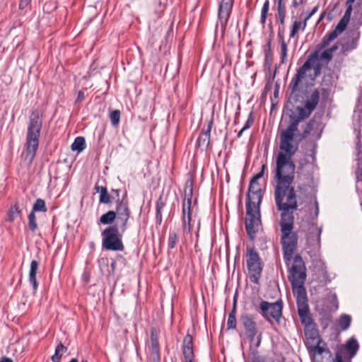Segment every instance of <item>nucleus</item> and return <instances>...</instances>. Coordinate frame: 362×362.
<instances>
[{
    "label": "nucleus",
    "instance_id": "41",
    "mask_svg": "<svg viewBox=\"0 0 362 362\" xmlns=\"http://www.w3.org/2000/svg\"><path fill=\"white\" fill-rule=\"evenodd\" d=\"M269 2L268 0H267L264 2V4L262 8V11H261V23L262 24L265 23L268 11H269Z\"/></svg>",
    "mask_w": 362,
    "mask_h": 362
},
{
    "label": "nucleus",
    "instance_id": "27",
    "mask_svg": "<svg viewBox=\"0 0 362 362\" xmlns=\"http://www.w3.org/2000/svg\"><path fill=\"white\" fill-rule=\"evenodd\" d=\"M339 34L334 30L326 35L322 40L320 44V49H324L329 45V44L333 41Z\"/></svg>",
    "mask_w": 362,
    "mask_h": 362
},
{
    "label": "nucleus",
    "instance_id": "25",
    "mask_svg": "<svg viewBox=\"0 0 362 362\" xmlns=\"http://www.w3.org/2000/svg\"><path fill=\"white\" fill-rule=\"evenodd\" d=\"M67 351V347L60 342L56 347L54 354L52 356V362H60L63 354Z\"/></svg>",
    "mask_w": 362,
    "mask_h": 362
},
{
    "label": "nucleus",
    "instance_id": "39",
    "mask_svg": "<svg viewBox=\"0 0 362 362\" xmlns=\"http://www.w3.org/2000/svg\"><path fill=\"white\" fill-rule=\"evenodd\" d=\"M237 325L235 315L229 313L227 320V329H235Z\"/></svg>",
    "mask_w": 362,
    "mask_h": 362
},
{
    "label": "nucleus",
    "instance_id": "14",
    "mask_svg": "<svg viewBox=\"0 0 362 362\" xmlns=\"http://www.w3.org/2000/svg\"><path fill=\"white\" fill-rule=\"evenodd\" d=\"M149 360L151 362H160V349L158 345V336L155 328L151 329V344L148 346Z\"/></svg>",
    "mask_w": 362,
    "mask_h": 362
},
{
    "label": "nucleus",
    "instance_id": "20",
    "mask_svg": "<svg viewBox=\"0 0 362 362\" xmlns=\"http://www.w3.org/2000/svg\"><path fill=\"white\" fill-rule=\"evenodd\" d=\"M117 206L115 212L117 213L116 216L130 215L131 211L128 206V202L124 197L122 199L116 200Z\"/></svg>",
    "mask_w": 362,
    "mask_h": 362
},
{
    "label": "nucleus",
    "instance_id": "51",
    "mask_svg": "<svg viewBox=\"0 0 362 362\" xmlns=\"http://www.w3.org/2000/svg\"><path fill=\"white\" fill-rule=\"evenodd\" d=\"M31 0H21L19 3L20 9H24L30 3Z\"/></svg>",
    "mask_w": 362,
    "mask_h": 362
},
{
    "label": "nucleus",
    "instance_id": "35",
    "mask_svg": "<svg viewBox=\"0 0 362 362\" xmlns=\"http://www.w3.org/2000/svg\"><path fill=\"white\" fill-rule=\"evenodd\" d=\"M277 10L280 23L283 25L284 23V19L286 16V8L282 4V0H278Z\"/></svg>",
    "mask_w": 362,
    "mask_h": 362
},
{
    "label": "nucleus",
    "instance_id": "59",
    "mask_svg": "<svg viewBox=\"0 0 362 362\" xmlns=\"http://www.w3.org/2000/svg\"><path fill=\"white\" fill-rule=\"evenodd\" d=\"M278 38H279V42L281 45L282 42H285L284 40L283 35L280 31H279V33H278Z\"/></svg>",
    "mask_w": 362,
    "mask_h": 362
},
{
    "label": "nucleus",
    "instance_id": "13",
    "mask_svg": "<svg viewBox=\"0 0 362 362\" xmlns=\"http://www.w3.org/2000/svg\"><path fill=\"white\" fill-rule=\"evenodd\" d=\"M234 0H222L218 8V21L225 29L230 18Z\"/></svg>",
    "mask_w": 362,
    "mask_h": 362
},
{
    "label": "nucleus",
    "instance_id": "7",
    "mask_svg": "<svg viewBox=\"0 0 362 362\" xmlns=\"http://www.w3.org/2000/svg\"><path fill=\"white\" fill-rule=\"evenodd\" d=\"M318 52L316 51L313 53L305 63L298 69L296 74L289 84V88L291 89L290 98H296V93L298 90L299 84L302 82L303 79L306 77V74L312 69L313 64L317 59Z\"/></svg>",
    "mask_w": 362,
    "mask_h": 362
},
{
    "label": "nucleus",
    "instance_id": "55",
    "mask_svg": "<svg viewBox=\"0 0 362 362\" xmlns=\"http://www.w3.org/2000/svg\"><path fill=\"white\" fill-rule=\"evenodd\" d=\"M315 349L319 354H322L325 351L324 349L320 346V342L315 347Z\"/></svg>",
    "mask_w": 362,
    "mask_h": 362
},
{
    "label": "nucleus",
    "instance_id": "3",
    "mask_svg": "<svg viewBox=\"0 0 362 362\" xmlns=\"http://www.w3.org/2000/svg\"><path fill=\"white\" fill-rule=\"evenodd\" d=\"M262 193L259 183L250 180L246 197L245 230L250 239L254 240L261 223L260 204Z\"/></svg>",
    "mask_w": 362,
    "mask_h": 362
},
{
    "label": "nucleus",
    "instance_id": "17",
    "mask_svg": "<svg viewBox=\"0 0 362 362\" xmlns=\"http://www.w3.org/2000/svg\"><path fill=\"white\" fill-rule=\"evenodd\" d=\"M303 284H291L293 293L296 298L297 306L308 304L306 291Z\"/></svg>",
    "mask_w": 362,
    "mask_h": 362
},
{
    "label": "nucleus",
    "instance_id": "37",
    "mask_svg": "<svg viewBox=\"0 0 362 362\" xmlns=\"http://www.w3.org/2000/svg\"><path fill=\"white\" fill-rule=\"evenodd\" d=\"M28 226L32 232H35L37 229L36 216L33 211H31L28 215Z\"/></svg>",
    "mask_w": 362,
    "mask_h": 362
},
{
    "label": "nucleus",
    "instance_id": "31",
    "mask_svg": "<svg viewBox=\"0 0 362 362\" xmlns=\"http://www.w3.org/2000/svg\"><path fill=\"white\" fill-rule=\"evenodd\" d=\"M351 317L348 315H342L339 320V325L341 330H346L351 324Z\"/></svg>",
    "mask_w": 362,
    "mask_h": 362
},
{
    "label": "nucleus",
    "instance_id": "60",
    "mask_svg": "<svg viewBox=\"0 0 362 362\" xmlns=\"http://www.w3.org/2000/svg\"><path fill=\"white\" fill-rule=\"evenodd\" d=\"M0 362H13L12 359L7 358V357H3Z\"/></svg>",
    "mask_w": 362,
    "mask_h": 362
},
{
    "label": "nucleus",
    "instance_id": "16",
    "mask_svg": "<svg viewBox=\"0 0 362 362\" xmlns=\"http://www.w3.org/2000/svg\"><path fill=\"white\" fill-rule=\"evenodd\" d=\"M182 354L186 361L194 360L193 338L192 335L189 334H187L183 339Z\"/></svg>",
    "mask_w": 362,
    "mask_h": 362
},
{
    "label": "nucleus",
    "instance_id": "47",
    "mask_svg": "<svg viewBox=\"0 0 362 362\" xmlns=\"http://www.w3.org/2000/svg\"><path fill=\"white\" fill-rule=\"evenodd\" d=\"M266 168H267V165L262 164V167H261V170L258 173H257L255 175H254L251 180H255V181L258 182V180L263 177L264 170Z\"/></svg>",
    "mask_w": 362,
    "mask_h": 362
},
{
    "label": "nucleus",
    "instance_id": "63",
    "mask_svg": "<svg viewBox=\"0 0 362 362\" xmlns=\"http://www.w3.org/2000/svg\"><path fill=\"white\" fill-rule=\"evenodd\" d=\"M315 215L317 216V214L319 213L318 203L317 201H315Z\"/></svg>",
    "mask_w": 362,
    "mask_h": 362
},
{
    "label": "nucleus",
    "instance_id": "56",
    "mask_svg": "<svg viewBox=\"0 0 362 362\" xmlns=\"http://www.w3.org/2000/svg\"><path fill=\"white\" fill-rule=\"evenodd\" d=\"M236 306H237V302H236V300L234 299L233 303V308H232L231 311L230 312V314H233V315H236Z\"/></svg>",
    "mask_w": 362,
    "mask_h": 362
},
{
    "label": "nucleus",
    "instance_id": "54",
    "mask_svg": "<svg viewBox=\"0 0 362 362\" xmlns=\"http://www.w3.org/2000/svg\"><path fill=\"white\" fill-rule=\"evenodd\" d=\"M317 11V6L314 7L313 8V10L305 17V21H308Z\"/></svg>",
    "mask_w": 362,
    "mask_h": 362
},
{
    "label": "nucleus",
    "instance_id": "43",
    "mask_svg": "<svg viewBox=\"0 0 362 362\" xmlns=\"http://www.w3.org/2000/svg\"><path fill=\"white\" fill-rule=\"evenodd\" d=\"M253 122H254V119H253V117L252 116V114L250 115L247 120L246 121L244 127L240 129V131L238 133V137L240 138L243 133L248 129L251 126L252 124H253Z\"/></svg>",
    "mask_w": 362,
    "mask_h": 362
},
{
    "label": "nucleus",
    "instance_id": "28",
    "mask_svg": "<svg viewBox=\"0 0 362 362\" xmlns=\"http://www.w3.org/2000/svg\"><path fill=\"white\" fill-rule=\"evenodd\" d=\"M272 63V52L271 49V40H269L264 47V65L270 66Z\"/></svg>",
    "mask_w": 362,
    "mask_h": 362
},
{
    "label": "nucleus",
    "instance_id": "57",
    "mask_svg": "<svg viewBox=\"0 0 362 362\" xmlns=\"http://www.w3.org/2000/svg\"><path fill=\"white\" fill-rule=\"evenodd\" d=\"M112 193H113V194L115 195V197H116V198H117V200L118 199H119V189H113L112 190Z\"/></svg>",
    "mask_w": 362,
    "mask_h": 362
},
{
    "label": "nucleus",
    "instance_id": "40",
    "mask_svg": "<svg viewBox=\"0 0 362 362\" xmlns=\"http://www.w3.org/2000/svg\"><path fill=\"white\" fill-rule=\"evenodd\" d=\"M178 241V237L175 232H170L168 237V247L173 249Z\"/></svg>",
    "mask_w": 362,
    "mask_h": 362
},
{
    "label": "nucleus",
    "instance_id": "26",
    "mask_svg": "<svg viewBox=\"0 0 362 362\" xmlns=\"http://www.w3.org/2000/svg\"><path fill=\"white\" fill-rule=\"evenodd\" d=\"M71 147L74 151L81 152L86 147L85 139L83 136L76 137Z\"/></svg>",
    "mask_w": 362,
    "mask_h": 362
},
{
    "label": "nucleus",
    "instance_id": "6",
    "mask_svg": "<svg viewBox=\"0 0 362 362\" xmlns=\"http://www.w3.org/2000/svg\"><path fill=\"white\" fill-rule=\"evenodd\" d=\"M259 313L269 322H272V320L280 324L282 317L283 302L278 300L275 303H269L262 300L259 305Z\"/></svg>",
    "mask_w": 362,
    "mask_h": 362
},
{
    "label": "nucleus",
    "instance_id": "42",
    "mask_svg": "<svg viewBox=\"0 0 362 362\" xmlns=\"http://www.w3.org/2000/svg\"><path fill=\"white\" fill-rule=\"evenodd\" d=\"M287 60V44L282 42L281 45V63L285 64Z\"/></svg>",
    "mask_w": 362,
    "mask_h": 362
},
{
    "label": "nucleus",
    "instance_id": "61",
    "mask_svg": "<svg viewBox=\"0 0 362 362\" xmlns=\"http://www.w3.org/2000/svg\"><path fill=\"white\" fill-rule=\"evenodd\" d=\"M335 361H336V362H343V361H342L341 357L340 356V355H339V354H337V355H336V357H335Z\"/></svg>",
    "mask_w": 362,
    "mask_h": 362
},
{
    "label": "nucleus",
    "instance_id": "49",
    "mask_svg": "<svg viewBox=\"0 0 362 362\" xmlns=\"http://www.w3.org/2000/svg\"><path fill=\"white\" fill-rule=\"evenodd\" d=\"M300 24L301 23L300 22H298L296 21H294L291 33H290L291 37H293L295 36V35L296 34V33L298 32V30L300 28Z\"/></svg>",
    "mask_w": 362,
    "mask_h": 362
},
{
    "label": "nucleus",
    "instance_id": "29",
    "mask_svg": "<svg viewBox=\"0 0 362 362\" xmlns=\"http://www.w3.org/2000/svg\"><path fill=\"white\" fill-rule=\"evenodd\" d=\"M21 210L20 209L18 204H15L11 206V209L8 211L6 215V219L8 221H13L16 217L21 214Z\"/></svg>",
    "mask_w": 362,
    "mask_h": 362
},
{
    "label": "nucleus",
    "instance_id": "1",
    "mask_svg": "<svg viewBox=\"0 0 362 362\" xmlns=\"http://www.w3.org/2000/svg\"><path fill=\"white\" fill-rule=\"evenodd\" d=\"M289 117L291 122L288 127L280 129V151L276 157L274 170V179L276 182L274 190L295 189L293 183L295 179L296 165L292 158L298 151L301 140L298 127L301 120L291 115Z\"/></svg>",
    "mask_w": 362,
    "mask_h": 362
},
{
    "label": "nucleus",
    "instance_id": "38",
    "mask_svg": "<svg viewBox=\"0 0 362 362\" xmlns=\"http://www.w3.org/2000/svg\"><path fill=\"white\" fill-rule=\"evenodd\" d=\"M191 216L182 215V228L184 233H189L191 231Z\"/></svg>",
    "mask_w": 362,
    "mask_h": 362
},
{
    "label": "nucleus",
    "instance_id": "21",
    "mask_svg": "<svg viewBox=\"0 0 362 362\" xmlns=\"http://www.w3.org/2000/svg\"><path fill=\"white\" fill-rule=\"evenodd\" d=\"M192 189L190 188L189 193L185 192V196L182 202V215L191 216L192 211Z\"/></svg>",
    "mask_w": 362,
    "mask_h": 362
},
{
    "label": "nucleus",
    "instance_id": "5",
    "mask_svg": "<svg viewBox=\"0 0 362 362\" xmlns=\"http://www.w3.org/2000/svg\"><path fill=\"white\" fill-rule=\"evenodd\" d=\"M102 247L110 251H123L124 246L117 226H110L105 228L102 233Z\"/></svg>",
    "mask_w": 362,
    "mask_h": 362
},
{
    "label": "nucleus",
    "instance_id": "4",
    "mask_svg": "<svg viewBox=\"0 0 362 362\" xmlns=\"http://www.w3.org/2000/svg\"><path fill=\"white\" fill-rule=\"evenodd\" d=\"M42 122L37 111H33L30 117L26 134L25 160L31 163L35 156L39 145V138Z\"/></svg>",
    "mask_w": 362,
    "mask_h": 362
},
{
    "label": "nucleus",
    "instance_id": "10",
    "mask_svg": "<svg viewBox=\"0 0 362 362\" xmlns=\"http://www.w3.org/2000/svg\"><path fill=\"white\" fill-rule=\"evenodd\" d=\"M289 273L288 279L291 284H304L306 278V268L300 255H295Z\"/></svg>",
    "mask_w": 362,
    "mask_h": 362
},
{
    "label": "nucleus",
    "instance_id": "33",
    "mask_svg": "<svg viewBox=\"0 0 362 362\" xmlns=\"http://www.w3.org/2000/svg\"><path fill=\"white\" fill-rule=\"evenodd\" d=\"M47 211V209L46 207L45 202L42 199H37L36 202H35L32 211L36 212V211H41V212H46Z\"/></svg>",
    "mask_w": 362,
    "mask_h": 362
},
{
    "label": "nucleus",
    "instance_id": "23",
    "mask_svg": "<svg viewBox=\"0 0 362 362\" xmlns=\"http://www.w3.org/2000/svg\"><path fill=\"white\" fill-rule=\"evenodd\" d=\"M358 348V341L354 338L349 339L346 344V350L350 357H353L356 355Z\"/></svg>",
    "mask_w": 362,
    "mask_h": 362
},
{
    "label": "nucleus",
    "instance_id": "9",
    "mask_svg": "<svg viewBox=\"0 0 362 362\" xmlns=\"http://www.w3.org/2000/svg\"><path fill=\"white\" fill-rule=\"evenodd\" d=\"M246 257L250 280L257 284L262 270L259 255L254 248H247Z\"/></svg>",
    "mask_w": 362,
    "mask_h": 362
},
{
    "label": "nucleus",
    "instance_id": "15",
    "mask_svg": "<svg viewBox=\"0 0 362 362\" xmlns=\"http://www.w3.org/2000/svg\"><path fill=\"white\" fill-rule=\"evenodd\" d=\"M213 122L209 121L206 129H203L197 139V146L202 150H206L210 144V133L212 128Z\"/></svg>",
    "mask_w": 362,
    "mask_h": 362
},
{
    "label": "nucleus",
    "instance_id": "52",
    "mask_svg": "<svg viewBox=\"0 0 362 362\" xmlns=\"http://www.w3.org/2000/svg\"><path fill=\"white\" fill-rule=\"evenodd\" d=\"M95 189L97 192H99L100 194H102L103 192H105L107 191V189L106 187H103V186H99L98 185H96L95 186Z\"/></svg>",
    "mask_w": 362,
    "mask_h": 362
},
{
    "label": "nucleus",
    "instance_id": "32",
    "mask_svg": "<svg viewBox=\"0 0 362 362\" xmlns=\"http://www.w3.org/2000/svg\"><path fill=\"white\" fill-rule=\"evenodd\" d=\"M165 202L163 201L162 198L160 197L156 202V221L159 224H160L162 222L161 211L163 209V207L165 206Z\"/></svg>",
    "mask_w": 362,
    "mask_h": 362
},
{
    "label": "nucleus",
    "instance_id": "18",
    "mask_svg": "<svg viewBox=\"0 0 362 362\" xmlns=\"http://www.w3.org/2000/svg\"><path fill=\"white\" fill-rule=\"evenodd\" d=\"M322 229L317 226H313L310 233L307 237V242L314 248H319L320 246V235Z\"/></svg>",
    "mask_w": 362,
    "mask_h": 362
},
{
    "label": "nucleus",
    "instance_id": "46",
    "mask_svg": "<svg viewBox=\"0 0 362 362\" xmlns=\"http://www.w3.org/2000/svg\"><path fill=\"white\" fill-rule=\"evenodd\" d=\"M99 202L103 204H109L111 202V197L108 192H103L100 194Z\"/></svg>",
    "mask_w": 362,
    "mask_h": 362
},
{
    "label": "nucleus",
    "instance_id": "11",
    "mask_svg": "<svg viewBox=\"0 0 362 362\" xmlns=\"http://www.w3.org/2000/svg\"><path fill=\"white\" fill-rule=\"evenodd\" d=\"M297 308L300 322L304 326L305 335H308V332H310V336L313 337L316 334V331L314 329L315 323L311 317L308 305H298Z\"/></svg>",
    "mask_w": 362,
    "mask_h": 362
},
{
    "label": "nucleus",
    "instance_id": "50",
    "mask_svg": "<svg viewBox=\"0 0 362 362\" xmlns=\"http://www.w3.org/2000/svg\"><path fill=\"white\" fill-rule=\"evenodd\" d=\"M85 98V94L83 91L79 90L77 93V98L76 100V103H81Z\"/></svg>",
    "mask_w": 362,
    "mask_h": 362
},
{
    "label": "nucleus",
    "instance_id": "22",
    "mask_svg": "<svg viewBox=\"0 0 362 362\" xmlns=\"http://www.w3.org/2000/svg\"><path fill=\"white\" fill-rule=\"evenodd\" d=\"M38 269V262L36 260H33L30 263V268L29 272V281L33 285V288L34 290H36L38 284L36 280V273Z\"/></svg>",
    "mask_w": 362,
    "mask_h": 362
},
{
    "label": "nucleus",
    "instance_id": "12",
    "mask_svg": "<svg viewBox=\"0 0 362 362\" xmlns=\"http://www.w3.org/2000/svg\"><path fill=\"white\" fill-rule=\"evenodd\" d=\"M240 321L245 329V334L247 339L250 343H252L258 334V328L254 317L247 313H243L240 315Z\"/></svg>",
    "mask_w": 362,
    "mask_h": 362
},
{
    "label": "nucleus",
    "instance_id": "2",
    "mask_svg": "<svg viewBox=\"0 0 362 362\" xmlns=\"http://www.w3.org/2000/svg\"><path fill=\"white\" fill-rule=\"evenodd\" d=\"M274 201L278 211H281L279 225L281 227V243L283 249L284 259L290 262L297 248L298 236L293 231L294 223V211L298 209V201L302 202L300 195L297 194L296 189L291 190H274Z\"/></svg>",
    "mask_w": 362,
    "mask_h": 362
},
{
    "label": "nucleus",
    "instance_id": "53",
    "mask_svg": "<svg viewBox=\"0 0 362 362\" xmlns=\"http://www.w3.org/2000/svg\"><path fill=\"white\" fill-rule=\"evenodd\" d=\"M321 69V66L320 64H317L314 66V71H315V76H317L320 74Z\"/></svg>",
    "mask_w": 362,
    "mask_h": 362
},
{
    "label": "nucleus",
    "instance_id": "62",
    "mask_svg": "<svg viewBox=\"0 0 362 362\" xmlns=\"http://www.w3.org/2000/svg\"><path fill=\"white\" fill-rule=\"evenodd\" d=\"M116 262L115 261H112V263H111V269L112 270V272L115 271V268H116Z\"/></svg>",
    "mask_w": 362,
    "mask_h": 362
},
{
    "label": "nucleus",
    "instance_id": "8",
    "mask_svg": "<svg viewBox=\"0 0 362 362\" xmlns=\"http://www.w3.org/2000/svg\"><path fill=\"white\" fill-rule=\"evenodd\" d=\"M320 93L318 89H314L310 96L305 103V107L298 106L291 112V115L294 116L303 121L310 117L311 113L316 108L320 100Z\"/></svg>",
    "mask_w": 362,
    "mask_h": 362
},
{
    "label": "nucleus",
    "instance_id": "45",
    "mask_svg": "<svg viewBox=\"0 0 362 362\" xmlns=\"http://www.w3.org/2000/svg\"><path fill=\"white\" fill-rule=\"evenodd\" d=\"M320 59L322 60L324 59L327 62V63H328L332 59V54L330 52V50L327 49L321 53Z\"/></svg>",
    "mask_w": 362,
    "mask_h": 362
},
{
    "label": "nucleus",
    "instance_id": "58",
    "mask_svg": "<svg viewBox=\"0 0 362 362\" xmlns=\"http://www.w3.org/2000/svg\"><path fill=\"white\" fill-rule=\"evenodd\" d=\"M338 49V45L337 44L334 45L330 48L327 49L328 50H330V52L333 54L334 52H335Z\"/></svg>",
    "mask_w": 362,
    "mask_h": 362
},
{
    "label": "nucleus",
    "instance_id": "36",
    "mask_svg": "<svg viewBox=\"0 0 362 362\" xmlns=\"http://www.w3.org/2000/svg\"><path fill=\"white\" fill-rule=\"evenodd\" d=\"M316 124V122L314 119H310L306 124L305 129L303 133L300 134V136L302 139L305 138L308 134H310Z\"/></svg>",
    "mask_w": 362,
    "mask_h": 362
},
{
    "label": "nucleus",
    "instance_id": "30",
    "mask_svg": "<svg viewBox=\"0 0 362 362\" xmlns=\"http://www.w3.org/2000/svg\"><path fill=\"white\" fill-rule=\"evenodd\" d=\"M130 217V215H123L119 216H116L118 228H120L121 232L124 233L127 230V226L128 220Z\"/></svg>",
    "mask_w": 362,
    "mask_h": 362
},
{
    "label": "nucleus",
    "instance_id": "64",
    "mask_svg": "<svg viewBox=\"0 0 362 362\" xmlns=\"http://www.w3.org/2000/svg\"><path fill=\"white\" fill-rule=\"evenodd\" d=\"M355 1V0H346V5L352 6V4Z\"/></svg>",
    "mask_w": 362,
    "mask_h": 362
},
{
    "label": "nucleus",
    "instance_id": "48",
    "mask_svg": "<svg viewBox=\"0 0 362 362\" xmlns=\"http://www.w3.org/2000/svg\"><path fill=\"white\" fill-rule=\"evenodd\" d=\"M351 12H352V6L346 5V11H345L344 15L341 19L346 21L349 23V21L350 20Z\"/></svg>",
    "mask_w": 362,
    "mask_h": 362
},
{
    "label": "nucleus",
    "instance_id": "19",
    "mask_svg": "<svg viewBox=\"0 0 362 362\" xmlns=\"http://www.w3.org/2000/svg\"><path fill=\"white\" fill-rule=\"evenodd\" d=\"M262 339V334L260 332L256 335V340L250 343V353L252 356L251 360L257 358V361H264V358L259 355L258 348L259 347Z\"/></svg>",
    "mask_w": 362,
    "mask_h": 362
},
{
    "label": "nucleus",
    "instance_id": "44",
    "mask_svg": "<svg viewBox=\"0 0 362 362\" xmlns=\"http://www.w3.org/2000/svg\"><path fill=\"white\" fill-rule=\"evenodd\" d=\"M347 24L348 22L346 21L341 19L335 27L334 30L341 34L346 29Z\"/></svg>",
    "mask_w": 362,
    "mask_h": 362
},
{
    "label": "nucleus",
    "instance_id": "34",
    "mask_svg": "<svg viewBox=\"0 0 362 362\" xmlns=\"http://www.w3.org/2000/svg\"><path fill=\"white\" fill-rule=\"evenodd\" d=\"M120 111L119 110H112L110 115L111 124L114 127H117L120 121Z\"/></svg>",
    "mask_w": 362,
    "mask_h": 362
},
{
    "label": "nucleus",
    "instance_id": "24",
    "mask_svg": "<svg viewBox=\"0 0 362 362\" xmlns=\"http://www.w3.org/2000/svg\"><path fill=\"white\" fill-rule=\"evenodd\" d=\"M116 214L115 211H108L100 217V222L103 225L112 224L116 219Z\"/></svg>",
    "mask_w": 362,
    "mask_h": 362
}]
</instances>
